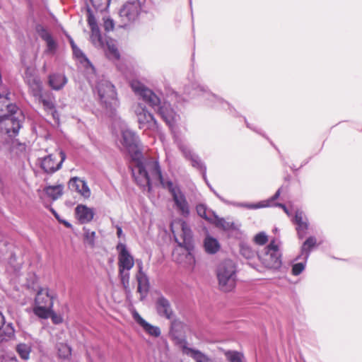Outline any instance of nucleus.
Returning <instances> with one entry per match:
<instances>
[{
	"instance_id": "nucleus-1",
	"label": "nucleus",
	"mask_w": 362,
	"mask_h": 362,
	"mask_svg": "<svg viewBox=\"0 0 362 362\" xmlns=\"http://www.w3.org/2000/svg\"><path fill=\"white\" fill-rule=\"evenodd\" d=\"M133 175L138 185L142 187L148 186L149 190L152 182L159 181L162 186L170 192L179 213L184 216H189V206L185 194L177 185H174L170 180L163 178L160 166L156 160H151L144 163H139L134 168Z\"/></svg>"
},
{
	"instance_id": "nucleus-2",
	"label": "nucleus",
	"mask_w": 362,
	"mask_h": 362,
	"mask_svg": "<svg viewBox=\"0 0 362 362\" xmlns=\"http://www.w3.org/2000/svg\"><path fill=\"white\" fill-rule=\"evenodd\" d=\"M170 230L178 243V247L173 251V258L180 264L193 266L195 259L191 252L192 234L189 226L185 221L177 219L171 223Z\"/></svg>"
},
{
	"instance_id": "nucleus-3",
	"label": "nucleus",
	"mask_w": 362,
	"mask_h": 362,
	"mask_svg": "<svg viewBox=\"0 0 362 362\" xmlns=\"http://www.w3.org/2000/svg\"><path fill=\"white\" fill-rule=\"evenodd\" d=\"M218 286L221 291L228 292L232 291L236 284V267L230 259L222 262L216 271Z\"/></svg>"
},
{
	"instance_id": "nucleus-4",
	"label": "nucleus",
	"mask_w": 362,
	"mask_h": 362,
	"mask_svg": "<svg viewBox=\"0 0 362 362\" xmlns=\"http://www.w3.org/2000/svg\"><path fill=\"white\" fill-rule=\"evenodd\" d=\"M258 258L262 264L268 269H278L281 265V253L280 245L275 240L265 247L258 254Z\"/></svg>"
},
{
	"instance_id": "nucleus-5",
	"label": "nucleus",
	"mask_w": 362,
	"mask_h": 362,
	"mask_svg": "<svg viewBox=\"0 0 362 362\" xmlns=\"http://www.w3.org/2000/svg\"><path fill=\"white\" fill-rule=\"evenodd\" d=\"M122 139L119 141L122 147L128 151L129 153L133 154L132 158L136 160V165L134 168L139 163H144L147 160H155L154 159H144L141 160V153L139 148V139L136 134L129 129H123L122 130Z\"/></svg>"
},
{
	"instance_id": "nucleus-6",
	"label": "nucleus",
	"mask_w": 362,
	"mask_h": 362,
	"mask_svg": "<svg viewBox=\"0 0 362 362\" xmlns=\"http://www.w3.org/2000/svg\"><path fill=\"white\" fill-rule=\"evenodd\" d=\"M6 107L10 114L0 120V127L4 128L7 134L12 132L17 134L21 127L23 116L16 105L8 104Z\"/></svg>"
},
{
	"instance_id": "nucleus-7",
	"label": "nucleus",
	"mask_w": 362,
	"mask_h": 362,
	"mask_svg": "<svg viewBox=\"0 0 362 362\" xmlns=\"http://www.w3.org/2000/svg\"><path fill=\"white\" fill-rule=\"evenodd\" d=\"M143 11V4L139 0L125 2L119 11L122 26H127L136 22Z\"/></svg>"
},
{
	"instance_id": "nucleus-8",
	"label": "nucleus",
	"mask_w": 362,
	"mask_h": 362,
	"mask_svg": "<svg viewBox=\"0 0 362 362\" xmlns=\"http://www.w3.org/2000/svg\"><path fill=\"white\" fill-rule=\"evenodd\" d=\"M52 307V297L49 295L48 290L38 291L35 299L34 313L40 318L47 319L49 316Z\"/></svg>"
},
{
	"instance_id": "nucleus-9",
	"label": "nucleus",
	"mask_w": 362,
	"mask_h": 362,
	"mask_svg": "<svg viewBox=\"0 0 362 362\" xmlns=\"http://www.w3.org/2000/svg\"><path fill=\"white\" fill-rule=\"evenodd\" d=\"M132 110L137 118L139 129L144 130L158 131V125L152 114H151L144 105L138 103L134 104Z\"/></svg>"
},
{
	"instance_id": "nucleus-10",
	"label": "nucleus",
	"mask_w": 362,
	"mask_h": 362,
	"mask_svg": "<svg viewBox=\"0 0 362 362\" xmlns=\"http://www.w3.org/2000/svg\"><path fill=\"white\" fill-rule=\"evenodd\" d=\"M98 97L101 103H104L106 107H115L117 106V93L115 87L107 80H101L96 86Z\"/></svg>"
},
{
	"instance_id": "nucleus-11",
	"label": "nucleus",
	"mask_w": 362,
	"mask_h": 362,
	"mask_svg": "<svg viewBox=\"0 0 362 362\" xmlns=\"http://www.w3.org/2000/svg\"><path fill=\"white\" fill-rule=\"evenodd\" d=\"M133 91L140 95L142 99L150 106L154 107L159 105L160 98L150 89L146 88L141 83L138 81H132L130 83Z\"/></svg>"
},
{
	"instance_id": "nucleus-12",
	"label": "nucleus",
	"mask_w": 362,
	"mask_h": 362,
	"mask_svg": "<svg viewBox=\"0 0 362 362\" xmlns=\"http://www.w3.org/2000/svg\"><path fill=\"white\" fill-rule=\"evenodd\" d=\"M66 159V154L60 151L58 155L50 154L45 157L41 162V167L47 173H54L62 168Z\"/></svg>"
},
{
	"instance_id": "nucleus-13",
	"label": "nucleus",
	"mask_w": 362,
	"mask_h": 362,
	"mask_svg": "<svg viewBox=\"0 0 362 362\" xmlns=\"http://www.w3.org/2000/svg\"><path fill=\"white\" fill-rule=\"evenodd\" d=\"M153 109L157 108L158 113L169 126L170 129H173L175 124L180 119V115H177L170 107L168 103L160 102L159 105H156Z\"/></svg>"
},
{
	"instance_id": "nucleus-14",
	"label": "nucleus",
	"mask_w": 362,
	"mask_h": 362,
	"mask_svg": "<svg viewBox=\"0 0 362 362\" xmlns=\"http://www.w3.org/2000/svg\"><path fill=\"white\" fill-rule=\"evenodd\" d=\"M116 249L118 252V269H132L134 265V259L126 245L119 243Z\"/></svg>"
},
{
	"instance_id": "nucleus-15",
	"label": "nucleus",
	"mask_w": 362,
	"mask_h": 362,
	"mask_svg": "<svg viewBox=\"0 0 362 362\" xmlns=\"http://www.w3.org/2000/svg\"><path fill=\"white\" fill-rule=\"evenodd\" d=\"M24 79L29 87L30 93L34 97H40L42 90V82L35 74V71L28 68L25 72Z\"/></svg>"
},
{
	"instance_id": "nucleus-16",
	"label": "nucleus",
	"mask_w": 362,
	"mask_h": 362,
	"mask_svg": "<svg viewBox=\"0 0 362 362\" xmlns=\"http://www.w3.org/2000/svg\"><path fill=\"white\" fill-rule=\"evenodd\" d=\"M179 345L182 354L192 358L195 362H214L206 354L198 349L189 347L185 339L180 340Z\"/></svg>"
},
{
	"instance_id": "nucleus-17",
	"label": "nucleus",
	"mask_w": 362,
	"mask_h": 362,
	"mask_svg": "<svg viewBox=\"0 0 362 362\" xmlns=\"http://www.w3.org/2000/svg\"><path fill=\"white\" fill-rule=\"evenodd\" d=\"M88 24L91 30L90 40L96 47H104L102 35L98 26L96 19L90 8L88 9Z\"/></svg>"
},
{
	"instance_id": "nucleus-18",
	"label": "nucleus",
	"mask_w": 362,
	"mask_h": 362,
	"mask_svg": "<svg viewBox=\"0 0 362 362\" xmlns=\"http://www.w3.org/2000/svg\"><path fill=\"white\" fill-rule=\"evenodd\" d=\"M175 141L185 157L191 160L193 167L197 168L200 170H203L204 177H205L206 168L204 166L199 158L197 155L192 153L188 146L177 136H175Z\"/></svg>"
},
{
	"instance_id": "nucleus-19",
	"label": "nucleus",
	"mask_w": 362,
	"mask_h": 362,
	"mask_svg": "<svg viewBox=\"0 0 362 362\" xmlns=\"http://www.w3.org/2000/svg\"><path fill=\"white\" fill-rule=\"evenodd\" d=\"M75 215L81 223H88L93 219L95 211L93 208L88 207L86 205L78 204L75 208Z\"/></svg>"
},
{
	"instance_id": "nucleus-20",
	"label": "nucleus",
	"mask_w": 362,
	"mask_h": 362,
	"mask_svg": "<svg viewBox=\"0 0 362 362\" xmlns=\"http://www.w3.org/2000/svg\"><path fill=\"white\" fill-rule=\"evenodd\" d=\"M156 308L158 314L166 319L170 320L173 317V311L168 300L163 296H160L156 302Z\"/></svg>"
},
{
	"instance_id": "nucleus-21",
	"label": "nucleus",
	"mask_w": 362,
	"mask_h": 362,
	"mask_svg": "<svg viewBox=\"0 0 362 362\" xmlns=\"http://www.w3.org/2000/svg\"><path fill=\"white\" fill-rule=\"evenodd\" d=\"M133 318L149 335L155 337H158L160 335V328L147 322L137 312L135 311L133 313Z\"/></svg>"
},
{
	"instance_id": "nucleus-22",
	"label": "nucleus",
	"mask_w": 362,
	"mask_h": 362,
	"mask_svg": "<svg viewBox=\"0 0 362 362\" xmlns=\"http://www.w3.org/2000/svg\"><path fill=\"white\" fill-rule=\"evenodd\" d=\"M69 187L70 189L78 192L85 198H88L90 196V190L86 182L76 177L70 180Z\"/></svg>"
},
{
	"instance_id": "nucleus-23",
	"label": "nucleus",
	"mask_w": 362,
	"mask_h": 362,
	"mask_svg": "<svg viewBox=\"0 0 362 362\" xmlns=\"http://www.w3.org/2000/svg\"><path fill=\"white\" fill-rule=\"evenodd\" d=\"M293 222L297 225L296 230L298 238L302 239L306 235L308 228V223L303 221V213L302 211L298 210L293 218Z\"/></svg>"
},
{
	"instance_id": "nucleus-24",
	"label": "nucleus",
	"mask_w": 362,
	"mask_h": 362,
	"mask_svg": "<svg viewBox=\"0 0 362 362\" xmlns=\"http://www.w3.org/2000/svg\"><path fill=\"white\" fill-rule=\"evenodd\" d=\"M141 266L139 267V271L136 276V279L138 281V292L141 293V296H145L148 291V279L147 276L142 272Z\"/></svg>"
},
{
	"instance_id": "nucleus-25",
	"label": "nucleus",
	"mask_w": 362,
	"mask_h": 362,
	"mask_svg": "<svg viewBox=\"0 0 362 362\" xmlns=\"http://www.w3.org/2000/svg\"><path fill=\"white\" fill-rule=\"evenodd\" d=\"M67 83V78L62 74H52L49 77L50 86L56 90L62 89Z\"/></svg>"
},
{
	"instance_id": "nucleus-26",
	"label": "nucleus",
	"mask_w": 362,
	"mask_h": 362,
	"mask_svg": "<svg viewBox=\"0 0 362 362\" xmlns=\"http://www.w3.org/2000/svg\"><path fill=\"white\" fill-rule=\"evenodd\" d=\"M316 245V239L313 236L309 237L303 244L300 250V255L297 257L300 259L301 256H304V259L307 261L311 250Z\"/></svg>"
},
{
	"instance_id": "nucleus-27",
	"label": "nucleus",
	"mask_w": 362,
	"mask_h": 362,
	"mask_svg": "<svg viewBox=\"0 0 362 362\" xmlns=\"http://www.w3.org/2000/svg\"><path fill=\"white\" fill-rule=\"evenodd\" d=\"M105 49V54L110 59H119V52L117 49V47L115 43L112 40H108L106 42Z\"/></svg>"
},
{
	"instance_id": "nucleus-28",
	"label": "nucleus",
	"mask_w": 362,
	"mask_h": 362,
	"mask_svg": "<svg viewBox=\"0 0 362 362\" xmlns=\"http://www.w3.org/2000/svg\"><path fill=\"white\" fill-rule=\"evenodd\" d=\"M45 194L52 200H57L63 194V186L61 185L48 186L44 189Z\"/></svg>"
},
{
	"instance_id": "nucleus-29",
	"label": "nucleus",
	"mask_w": 362,
	"mask_h": 362,
	"mask_svg": "<svg viewBox=\"0 0 362 362\" xmlns=\"http://www.w3.org/2000/svg\"><path fill=\"white\" fill-rule=\"evenodd\" d=\"M280 194H281V189H279L276 191V192L275 193V194L272 197V199L266 202L274 201L275 199H276L280 196ZM236 206H240V207H245V208L249 209H259V208H262V207L268 206L269 204L268 203H264V202H259V203L255 204H245V203H238V204H236Z\"/></svg>"
},
{
	"instance_id": "nucleus-30",
	"label": "nucleus",
	"mask_w": 362,
	"mask_h": 362,
	"mask_svg": "<svg viewBox=\"0 0 362 362\" xmlns=\"http://www.w3.org/2000/svg\"><path fill=\"white\" fill-rule=\"evenodd\" d=\"M280 194H281V189H279L276 191V192L275 193V194L272 197V199L266 202L274 201L275 199H276L280 196ZM236 206H240V207H245V208L249 209H259V208H262V207L268 206L269 204L268 203H264V202H259V203L255 204H245V203H238V204H236Z\"/></svg>"
},
{
	"instance_id": "nucleus-31",
	"label": "nucleus",
	"mask_w": 362,
	"mask_h": 362,
	"mask_svg": "<svg viewBox=\"0 0 362 362\" xmlns=\"http://www.w3.org/2000/svg\"><path fill=\"white\" fill-rule=\"evenodd\" d=\"M16 351L21 359L27 361L30 358L31 346L27 344L21 343L16 346Z\"/></svg>"
},
{
	"instance_id": "nucleus-32",
	"label": "nucleus",
	"mask_w": 362,
	"mask_h": 362,
	"mask_svg": "<svg viewBox=\"0 0 362 362\" xmlns=\"http://www.w3.org/2000/svg\"><path fill=\"white\" fill-rule=\"evenodd\" d=\"M196 210L199 216L209 221V222L214 221L213 217L214 215L215 214L214 212L211 211L210 210H208L206 205L203 204H199L197 206Z\"/></svg>"
},
{
	"instance_id": "nucleus-33",
	"label": "nucleus",
	"mask_w": 362,
	"mask_h": 362,
	"mask_svg": "<svg viewBox=\"0 0 362 362\" xmlns=\"http://www.w3.org/2000/svg\"><path fill=\"white\" fill-rule=\"evenodd\" d=\"M73 53L74 57L80 60L81 63H84L87 68H90L92 71H94V67L90 64L88 58L76 45H73Z\"/></svg>"
},
{
	"instance_id": "nucleus-34",
	"label": "nucleus",
	"mask_w": 362,
	"mask_h": 362,
	"mask_svg": "<svg viewBox=\"0 0 362 362\" xmlns=\"http://www.w3.org/2000/svg\"><path fill=\"white\" fill-rule=\"evenodd\" d=\"M204 247L206 251L211 254L216 253L220 247L218 242L215 238L211 237L205 239Z\"/></svg>"
},
{
	"instance_id": "nucleus-35",
	"label": "nucleus",
	"mask_w": 362,
	"mask_h": 362,
	"mask_svg": "<svg viewBox=\"0 0 362 362\" xmlns=\"http://www.w3.org/2000/svg\"><path fill=\"white\" fill-rule=\"evenodd\" d=\"M131 269H119V276L120 278L121 283L124 288L125 292L129 293V271Z\"/></svg>"
},
{
	"instance_id": "nucleus-36",
	"label": "nucleus",
	"mask_w": 362,
	"mask_h": 362,
	"mask_svg": "<svg viewBox=\"0 0 362 362\" xmlns=\"http://www.w3.org/2000/svg\"><path fill=\"white\" fill-rule=\"evenodd\" d=\"M240 252L243 257L247 259H251L256 256V252L246 243L240 244Z\"/></svg>"
},
{
	"instance_id": "nucleus-37",
	"label": "nucleus",
	"mask_w": 362,
	"mask_h": 362,
	"mask_svg": "<svg viewBox=\"0 0 362 362\" xmlns=\"http://www.w3.org/2000/svg\"><path fill=\"white\" fill-rule=\"evenodd\" d=\"M224 355L228 362H243V354L236 351H226Z\"/></svg>"
},
{
	"instance_id": "nucleus-38",
	"label": "nucleus",
	"mask_w": 362,
	"mask_h": 362,
	"mask_svg": "<svg viewBox=\"0 0 362 362\" xmlns=\"http://www.w3.org/2000/svg\"><path fill=\"white\" fill-rule=\"evenodd\" d=\"M39 100L40 103H42L44 107L47 110L53 111L54 110V99L50 96H44L42 93L40 97H35Z\"/></svg>"
},
{
	"instance_id": "nucleus-39",
	"label": "nucleus",
	"mask_w": 362,
	"mask_h": 362,
	"mask_svg": "<svg viewBox=\"0 0 362 362\" xmlns=\"http://www.w3.org/2000/svg\"><path fill=\"white\" fill-rule=\"evenodd\" d=\"M213 220L217 227H219L223 230H230L233 228V223L232 222L227 221L223 218H218L216 215H214Z\"/></svg>"
},
{
	"instance_id": "nucleus-40",
	"label": "nucleus",
	"mask_w": 362,
	"mask_h": 362,
	"mask_svg": "<svg viewBox=\"0 0 362 362\" xmlns=\"http://www.w3.org/2000/svg\"><path fill=\"white\" fill-rule=\"evenodd\" d=\"M93 8L98 11H105L110 3V0H90Z\"/></svg>"
},
{
	"instance_id": "nucleus-41",
	"label": "nucleus",
	"mask_w": 362,
	"mask_h": 362,
	"mask_svg": "<svg viewBox=\"0 0 362 362\" xmlns=\"http://www.w3.org/2000/svg\"><path fill=\"white\" fill-rule=\"evenodd\" d=\"M83 231L85 242L90 245L91 247H93L95 245V240L96 238L95 232L91 231L90 230L86 228H83Z\"/></svg>"
},
{
	"instance_id": "nucleus-42",
	"label": "nucleus",
	"mask_w": 362,
	"mask_h": 362,
	"mask_svg": "<svg viewBox=\"0 0 362 362\" xmlns=\"http://www.w3.org/2000/svg\"><path fill=\"white\" fill-rule=\"evenodd\" d=\"M58 354L59 357L67 358L71 356V349L69 346L66 344H59L58 345Z\"/></svg>"
},
{
	"instance_id": "nucleus-43",
	"label": "nucleus",
	"mask_w": 362,
	"mask_h": 362,
	"mask_svg": "<svg viewBox=\"0 0 362 362\" xmlns=\"http://www.w3.org/2000/svg\"><path fill=\"white\" fill-rule=\"evenodd\" d=\"M35 30L39 36L45 41L52 37V35L42 25H37L35 27Z\"/></svg>"
},
{
	"instance_id": "nucleus-44",
	"label": "nucleus",
	"mask_w": 362,
	"mask_h": 362,
	"mask_svg": "<svg viewBox=\"0 0 362 362\" xmlns=\"http://www.w3.org/2000/svg\"><path fill=\"white\" fill-rule=\"evenodd\" d=\"M253 241L257 245H264L268 242V236L264 232H259L255 235Z\"/></svg>"
},
{
	"instance_id": "nucleus-45",
	"label": "nucleus",
	"mask_w": 362,
	"mask_h": 362,
	"mask_svg": "<svg viewBox=\"0 0 362 362\" xmlns=\"http://www.w3.org/2000/svg\"><path fill=\"white\" fill-rule=\"evenodd\" d=\"M45 42L47 45L46 52L54 54L57 49V44L56 41L53 39L52 36L46 40Z\"/></svg>"
},
{
	"instance_id": "nucleus-46",
	"label": "nucleus",
	"mask_w": 362,
	"mask_h": 362,
	"mask_svg": "<svg viewBox=\"0 0 362 362\" xmlns=\"http://www.w3.org/2000/svg\"><path fill=\"white\" fill-rule=\"evenodd\" d=\"M303 259H305L303 258ZM306 261L293 264L292 268V274L295 276L299 275L305 269Z\"/></svg>"
},
{
	"instance_id": "nucleus-47",
	"label": "nucleus",
	"mask_w": 362,
	"mask_h": 362,
	"mask_svg": "<svg viewBox=\"0 0 362 362\" xmlns=\"http://www.w3.org/2000/svg\"><path fill=\"white\" fill-rule=\"evenodd\" d=\"M103 21V27L106 31H110L114 29L115 24L112 19L110 18H104Z\"/></svg>"
},
{
	"instance_id": "nucleus-48",
	"label": "nucleus",
	"mask_w": 362,
	"mask_h": 362,
	"mask_svg": "<svg viewBox=\"0 0 362 362\" xmlns=\"http://www.w3.org/2000/svg\"><path fill=\"white\" fill-rule=\"evenodd\" d=\"M51 317L52 322L55 325L60 324L63 322V318L60 315H57L54 312H53L52 308H51V313L49 314V317Z\"/></svg>"
},
{
	"instance_id": "nucleus-49",
	"label": "nucleus",
	"mask_w": 362,
	"mask_h": 362,
	"mask_svg": "<svg viewBox=\"0 0 362 362\" xmlns=\"http://www.w3.org/2000/svg\"><path fill=\"white\" fill-rule=\"evenodd\" d=\"M15 329L11 323L8 324L5 328L4 334L8 337L14 336Z\"/></svg>"
},
{
	"instance_id": "nucleus-50",
	"label": "nucleus",
	"mask_w": 362,
	"mask_h": 362,
	"mask_svg": "<svg viewBox=\"0 0 362 362\" xmlns=\"http://www.w3.org/2000/svg\"><path fill=\"white\" fill-rule=\"evenodd\" d=\"M276 206L281 207V209H283V210L285 211V213L288 215V216H290L291 214L288 211V209L286 208V206L283 204H277Z\"/></svg>"
},
{
	"instance_id": "nucleus-51",
	"label": "nucleus",
	"mask_w": 362,
	"mask_h": 362,
	"mask_svg": "<svg viewBox=\"0 0 362 362\" xmlns=\"http://www.w3.org/2000/svg\"><path fill=\"white\" fill-rule=\"evenodd\" d=\"M5 325V317L4 315L0 312V330L3 327V326Z\"/></svg>"
},
{
	"instance_id": "nucleus-52",
	"label": "nucleus",
	"mask_w": 362,
	"mask_h": 362,
	"mask_svg": "<svg viewBox=\"0 0 362 362\" xmlns=\"http://www.w3.org/2000/svg\"><path fill=\"white\" fill-rule=\"evenodd\" d=\"M3 362H19L16 357H9L4 360Z\"/></svg>"
},
{
	"instance_id": "nucleus-53",
	"label": "nucleus",
	"mask_w": 362,
	"mask_h": 362,
	"mask_svg": "<svg viewBox=\"0 0 362 362\" xmlns=\"http://www.w3.org/2000/svg\"><path fill=\"white\" fill-rule=\"evenodd\" d=\"M117 235L119 238H120L122 235V230L120 226L117 227Z\"/></svg>"
},
{
	"instance_id": "nucleus-54",
	"label": "nucleus",
	"mask_w": 362,
	"mask_h": 362,
	"mask_svg": "<svg viewBox=\"0 0 362 362\" xmlns=\"http://www.w3.org/2000/svg\"><path fill=\"white\" fill-rule=\"evenodd\" d=\"M52 214L54 215V216H55L58 220H59V216H58L57 213L54 209H52Z\"/></svg>"
},
{
	"instance_id": "nucleus-55",
	"label": "nucleus",
	"mask_w": 362,
	"mask_h": 362,
	"mask_svg": "<svg viewBox=\"0 0 362 362\" xmlns=\"http://www.w3.org/2000/svg\"><path fill=\"white\" fill-rule=\"evenodd\" d=\"M63 223H64V225H65L66 226H67V227H70V226H71V224H70L69 223H68V222L65 221H63Z\"/></svg>"
},
{
	"instance_id": "nucleus-56",
	"label": "nucleus",
	"mask_w": 362,
	"mask_h": 362,
	"mask_svg": "<svg viewBox=\"0 0 362 362\" xmlns=\"http://www.w3.org/2000/svg\"><path fill=\"white\" fill-rule=\"evenodd\" d=\"M215 194L218 197V198H219L221 200H223V198L221 197V196L219 194H218L216 192H214Z\"/></svg>"
},
{
	"instance_id": "nucleus-57",
	"label": "nucleus",
	"mask_w": 362,
	"mask_h": 362,
	"mask_svg": "<svg viewBox=\"0 0 362 362\" xmlns=\"http://www.w3.org/2000/svg\"><path fill=\"white\" fill-rule=\"evenodd\" d=\"M70 43H71V47L73 48V45H75L73 40H71V39L70 40Z\"/></svg>"
},
{
	"instance_id": "nucleus-58",
	"label": "nucleus",
	"mask_w": 362,
	"mask_h": 362,
	"mask_svg": "<svg viewBox=\"0 0 362 362\" xmlns=\"http://www.w3.org/2000/svg\"><path fill=\"white\" fill-rule=\"evenodd\" d=\"M11 133H12L13 135H15V134L11 132V133H9L10 136H12V134H11Z\"/></svg>"
}]
</instances>
